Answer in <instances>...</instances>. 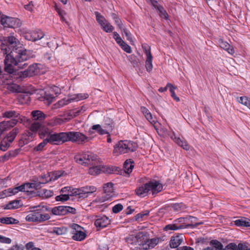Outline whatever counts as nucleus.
<instances>
[{"label": "nucleus", "mask_w": 250, "mask_h": 250, "mask_svg": "<svg viewBox=\"0 0 250 250\" xmlns=\"http://www.w3.org/2000/svg\"><path fill=\"white\" fill-rule=\"evenodd\" d=\"M33 210L26 217V220L29 222H42L50 218V215L45 212H50L53 215H65L68 213L75 214L76 209L69 206H60L50 208L43 203L33 207Z\"/></svg>", "instance_id": "f257e3e1"}, {"label": "nucleus", "mask_w": 250, "mask_h": 250, "mask_svg": "<svg viewBox=\"0 0 250 250\" xmlns=\"http://www.w3.org/2000/svg\"><path fill=\"white\" fill-rule=\"evenodd\" d=\"M16 37L13 36L3 38L0 45L1 49L3 54L6 55L4 60V71L10 74H14L16 70L14 66L16 65V58L14 57L13 52L16 50Z\"/></svg>", "instance_id": "f03ea898"}, {"label": "nucleus", "mask_w": 250, "mask_h": 250, "mask_svg": "<svg viewBox=\"0 0 250 250\" xmlns=\"http://www.w3.org/2000/svg\"><path fill=\"white\" fill-rule=\"evenodd\" d=\"M39 134L41 139L45 138L46 142L53 145H58L67 142V132L56 133L45 128L40 129Z\"/></svg>", "instance_id": "7ed1b4c3"}, {"label": "nucleus", "mask_w": 250, "mask_h": 250, "mask_svg": "<svg viewBox=\"0 0 250 250\" xmlns=\"http://www.w3.org/2000/svg\"><path fill=\"white\" fill-rule=\"evenodd\" d=\"M138 147V145L131 141L124 140L119 141L114 146L113 154L119 155L135 151Z\"/></svg>", "instance_id": "20e7f679"}, {"label": "nucleus", "mask_w": 250, "mask_h": 250, "mask_svg": "<svg viewBox=\"0 0 250 250\" xmlns=\"http://www.w3.org/2000/svg\"><path fill=\"white\" fill-rule=\"evenodd\" d=\"M51 180L48 176L44 175L40 177L37 181L31 183H25L20 186L17 187V193L19 191L26 192H32V189H38L41 188V185L45 184Z\"/></svg>", "instance_id": "39448f33"}, {"label": "nucleus", "mask_w": 250, "mask_h": 250, "mask_svg": "<svg viewBox=\"0 0 250 250\" xmlns=\"http://www.w3.org/2000/svg\"><path fill=\"white\" fill-rule=\"evenodd\" d=\"M203 224V223L202 222H200L194 225L187 224V223H186V218H185V217H180L174 220L172 223L166 225L164 229L165 231L169 230H177L193 228Z\"/></svg>", "instance_id": "423d86ee"}, {"label": "nucleus", "mask_w": 250, "mask_h": 250, "mask_svg": "<svg viewBox=\"0 0 250 250\" xmlns=\"http://www.w3.org/2000/svg\"><path fill=\"white\" fill-rule=\"evenodd\" d=\"M18 33L28 41L36 42L43 38L45 34L41 30L37 29L28 31L27 29L23 28L18 30Z\"/></svg>", "instance_id": "0eeeda50"}, {"label": "nucleus", "mask_w": 250, "mask_h": 250, "mask_svg": "<svg viewBox=\"0 0 250 250\" xmlns=\"http://www.w3.org/2000/svg\"><path fill=\"white\" fill-rule=\"evenodd\" d=\"M29 58V51L17 48V71L26 67L28 65L27 61Z\"/></svg>", "instance_id": "6e6552de"}, {"label": "nucleus", "mask_w": 250, "mask_h": 250, "mask_svg": "<svg viewBox=\"0 0 250 250\" xmlns=\"http://www.w3.org/2000/svg\"><path fill=\"white\" fill-rule=\"evenodd\" d=\"M74 159L78 164L90 166L93 165L94 162L96 160V156L89 152L84 153L81 155H76Z\"/></svg>", "instance_id": "1a4fd4ad"}, {"label": "nucleus", "mask_w": 250, "mask_h": 250, "mask_svg": "<svg viewBox=\"0 0 250 250\" xmlns=\"http://www.w3.org/2000/svg\"><path fill=\"white\" fill-rule=\"evenodd\" d=\"M18 123L22 124L26 126H29L30 130L34 133H36L40 129L42 125L41 122L37 121H34L31 123V121L29 120L19 114H17V123Z\"/></svg>", "instance_id": "9d476101"}, {"label": "nucleus", "mask_w": 250, "mask_h": 250, "mask_svg": "<svg viewBox=\"0 0 250 250\" xmlns=\"http://www.w3.org/2000/svg\"><path fill=\"white\" fill-rule=\"evenodd\" d=\"M88 141V138L82 133L75 131L67 132V142L70 141L83 144Z\"/></svg>", "instance_id": "9b49d317"}, {"label": "nucleus", "mask_w": 250, "mask_h": 250, "mask_svg": "<svg viewBox=\"0 0 250 250\" xmlns=\"http://www.w3.org/2000/svg\"><path fill=\"white\" fill-rule=\"evenodd\" d=\"M72 238L76 241H81L85 239L86 233L83 231V228L78 224H73L71 226Z\"/></svg>", "instance_id": "f8f14e48"}, {"label": "nucleus", "mask_w": 250, "mask_h": 250, "mask_svg": "<svg viewBox=\"0 0 250 250\" xmlns=\"http://www.w3.org/2000/svg\"><path fill=\"white\" fill-rule=\"evenodd\" d=\"M104 195L100 198L96 199L97 202L102 203L108 200L114 196L113 184L112 183H108L104 187Z\"/></svg>", "instance_id": "ddd939ff"}, {"label": "nucleus", "mask_w": 250, "mask_h": 250, "mask_svg": "<svg viewBox=\"0 0 250 250\" xmlns=\"http://www.w3.org/2000/svg\"><path fill=\"white\" fill-rule=\"evenodd\" d=\"M168 136L178 146L184 149L188 150L189 149V146L184 139H181L176 135L174 132L172 131L168 133Z\"/></svg>", "instance_id": "4468645a"}, {"label": "nucleus", "mask_w": 250, "mask_h": 250, "mask_svg": "<svg viewBox=\"0 0 250 250\" xmlns=\"http://www.w3.org/2000/svg\"><path fill=\"white\" fill-rule=\"evenodd\" d=\"M110 224V220L105 215L99 216L95 221V225L98 230H100L106 227Z\"/></svg>", "instance_id": "2eb2a0df"}, {"label": "nucleus", "mask_w": 250, "mask_h": 250, "mask_svg": "<svg viewBox=\"0 0 250 250\" xmlns=\"http://www.w3.org/2000/svg\"><path fill=\"white\" fill-rule=\"evenodd\" d=\"M20 89V86L17 84V101L21 104L27 103L30 99L29 93L22 92Z\"/></svg>", "instance_id": "dca6fc26"}, {"label": "nucleus", "mask_w": 250, "mask_h": 250, "mask_svg": "<svg viewBox=\"0 0 250 250\" xmlns=\"http://www.w3.org/2000/svg\"><path fill=\"white\" fill-rule=\"evenodd\" d=\"M149 191H151L153 194H157L163 190V185L158 181L152 180L147 182Z\"/></svg>", "instance_id": "f3484780"}, {"label": "nucleus", "mask_w": 250, "mask_h": 250, "mask_svg": "<svg viewBox=\"0 0 250 250\" xmlns=\"http://www.w3.org/2000/svg\"><path fill=\"white\" fill-rule=\"evenodd\" d=\"M0 22L5 27L13 28L16 23V20L3 15L0 18Z\"/></svg>", "instance_id": "a211bd4d"}, {"label": "nucleus", "mask_w": 250, "mask_h": 250, "mask_svg": "<svg viewBox=\"0 0 250 250\" xmlns=\"http://www.w3.org/2000/svg\"><path fill=\"white\" fill-rule=\"evenodd\" d=\"M184 237V236L182 234L172 236L169 243L170 247L171 248H177L183 242Z\"/></svg>", "instance_id": "6ab92c4d"}, {"label": "nucleus", "mask_w": 250, "mask_h": 250, "mask_svg": "<svg viewBox=\"0 0 250 250\" xmlns=\"http://www.w3.org/2000/svg\"><path fill=\"white\" fill-rule=\"evenodd\" d=\"M145 53L146 56V67L147 71L150 72L152 70V56L151 54L150 48L149 47L148 49H145Z\"/></svg>", "instance_id": "aec40b11"}, {"label": "nucleus", "mask_w": 250, "mask_h": 250, "mask_svg": "<svg viewBox=\"0 0 250 250\" xmlns=\"http://www.w3.org/2000/svg\"><path fill=\"white\" fill-rule=\"evenodd\" d=\"M148 186L147 183H146L137 188L135 190L136 194L141 197H145L149 191Z\"/></svg>", "instance_id": "412c9836"}, {"label": "nucleus", "mask_w": 250, "mask_h": 250, "mask_svg": "<svg viewBox=\"0 0 250 250\" xmlns=\"http://www.w3.org/2000/svg\"><path fill=\"white\" fill-rule=\"evenodd\" d=\"M42 67L40 63H34L30 65L27 69L31 77L36 75L40 73V70Z\"/></svg>", "instance_id": "4be33fe9"}, {"label": "nucleus", "mask_w": 250, "mask_h": 250, "mask_svg": "<svg viewBox=\"0 0 250 250\" xmlns=\"http://www.w3.org/2000/svg\"><path fill=\"white\" fill-rule=\"evenodd\" d=\"M31 115L33 120L41 123L45 118V115L40 110H33L31 112Z\"/></svg>", "instance_id": "5701e85b"}, {"label": "nucleus", "mask_w": 250, "mask_h": 250, "mask_svg": "<svg viewBox=\"0 0 250 250\" xmlns=\"http://www.w3.org/2000/svg\"><path fill=\"white\" fill-rule=\"evenodd\" d=\"M67 232V229L64 226L55 227L51 228L50 233L55 234L57 235H62L66 234Z\"/></svg>", "instance_id": "b1692460"}, {"label": "nucleus", "mask_w": 250, "mask_h": 250, "mask_svg": "<svg viewBox=\"0 0 250 250\" xmlns=\"http://www.w3.org/2000/svg\"><path fill=\"white\" fill-rule=\"evenodd\" d=\"M91 130H95L99 134L101 135L106 134L108 133V131L104 128H103L100 125H95L91 126L89 129V133L92 134L93 132Z\"/></svg>", "instance_id": "393cba45"}, {"label": "nucleus", "mask_w": 250, "mask_h": 250, "mask_svg": "<svg viewBox=\"0 0 250 250\" xmlns=\"http://www.w3.org/2000/svg\"><path fill=\"white\" fill-rule=\"evenodd\" d=\"M134 161L132 159L126 160L124 164V168L125 173H130L134 167Z\"/></svg>", "instance_id": "a878e982"}, {"label": "nucleus", "mask_w": 250, "mask_h": 250, "mask_svg": "<svg viewBox=\"0 0 250 250\" xmlns=\"http://www.w3.org/2000/svg\"><path fill=\"white\" fill-rule=\"evenodd\" d=\"M235 225L240 227H250V220L242 218L236 220L234 221Z\"/></svg>", "instance_id": "bb28decb"}, {"label": "nucleus", "mask_w": 250, "mask_h": 250, "mask_svg": "<svg viewBox=\"0 0 250 250\" xmlns=\"http://www.w3.org/2000/svg\"><path fill=\"white\" fill-rule=\"evenodd\" d=\"M219 43L221 48L228 51L230 54H233L234 53V50L233 48H230V45L226 41H224L222 39L219 40Z\"/></svg>", "instance_id": "cd10ccee"}, {"label": "nucleus", "mask_w": 250, "mask_h": 250, "mask_svg": "<svg viewBox=\"0 0 250 250\" xmlns=\"http://www.w3.org/2000/svg\"><path fill=\"white\" fill-rule=\"evenodd\" d=\"M83 188H74L73 190V192H72L71 194L73 196H77L78 198L83 199L88 197V195L86 193H85L84 192H82V190Z\"/></svg>", "instance_id": "c85d7f7f"}, {"label": "nucleus", "mask_w": 250, "mask_h": 250, "mask_svg": "<svg viewBox=\"0 0 250 250\" xmlns=\"http://www.w3.org/2000/svg\"><path fill=\"white\" fill-rule=\"evenodd\" d=\"M104 167L101 165L93 166L90 167L88 170V173L92 175H96L99 174L102 171H104Z\"/></svg>", "instance_id": "c756f323"}, {"label": "nucleus", "mask_w": 250, "mask_h": 250, "mask_svg": "<svg viewBox=\"0 0 250 250\" xmlns=\"http://www.w3.org/2000/svg\"><path fill=\"white\" fill-rule=\"evenodd\" d=\"M209 245L212 246L211 248L215 250H224L223 244L217 240H212L209 242Z\"/></svg>", "instance_id": "7c9ffc66"}, {"label": "nucleus", "mask_w": 250, "mask_h": 250, "mask_svg": "<svg viewBox=\"0 0 250 250\" xmlns=\"http://www.w3.org/2000/svg\"><path fill=\"white\" fill-rule=\"evenodd\" d=\"M88 97V95L87 93H79L71 96L70 99L71 101H80L85 99Z\"/></svg>", "instance_id": "2f4dec72"}, {"label": "nucleus", "mask_w": 250, "mask_h": 250, "mask_svg": "<svg viewBox=\"0 0 250 250\" xmlns=\"http://www.w3.org/2000/svg\"><path fill=\"white\" fill-rule=\"evenodd\" d=\"M31 77L27 70L17 72V81H22L23 79Z\"/></svg>", "instance_id": "473e14b6"}, {"label": "nucleus", "mask_w": 250, "mask_h": 250, "mask_svg": "<svg viewBox=\"0 0 250 250\" xmlns=\"http://www.w3.org/2000/svg\"><path fill=\"white\" fill-rule=\"evenodd\" d=\"M95 15L96 16V21L101 26L103 25L107 21L105 18L102 16L99 12L95 11Z\"/></svg>", "instance_id": "72a5a7b5"}, {"label": "nucleus", "mask_w": 250, "mask_h": 250, "mask_svg": "<svg viewBox=\"0 0 250 250\" xmlns=\"http://www.w3.org/2000/svg\"><path fill=\"white\" fill-rule=\"evenodd\" d=\"M0 222L4 224H16V219L12 217H1L0 218Z\"/></svg>", "instance_id": "f704fd0d"}, {"label": "nucleus", "mask_w": 250, "mask_h": 250, "mask_svg": "<svg viewBox=\"0 0 250 250\" xmlns=\"http://www.w3.org/2000/svg\"><path fill=\"white\" fill-rule=\"evenodd\" d=\"M83 188V190H82V192H85V193H86L89 195V194H91L93 193L94 192L96 191V188H95L94 186H85L82 187Z\"/></svg>", "instance_id": "c9c22d12"}, {"label": "nucleus", "mask_w": 250, "mask_h": 250, "mask_svg": "<svg viewBox=\"0 0 250 250\" xmlns=\"http://www.w3.org/2000/svg\"><path fill=\"white\" fill-rule=\"evenodd\" d=\"M173 210L176 211H180L186 208V205L182 203H175L172 205Z\"/></svg>", "instance_id": "e433bc0d"}, {"label": "nucleus", "mask_w": 250, "mask_h": 250, "mask_svg": "<svg viewBox=\"0 0 250 250\" xmlns=\"http://www.w3.org/2000/svg\"><path fill=\"white\" fill-rule=\"evenodd\" d=\"M104 31L107 33L112 32L114 27L110 24L107 21L105 22L103 25L101 26Z\"/></svg>", "instance_id": "4c0bfd02"}, {"label": "nucleus", "mask_w": 250, "mask_h": 250, "mask_svg": "<svg viewBox=\"0 0 250 250\" xmlns=\"http://www.w3.org/2000/svg\"><path fill=\"white\" fill-rule=\"evenodd\" d=\"M113 122L109 118H106L104 120L103 127L106 130H110L112 128Z\"/></svg>", "instance_id": "58836bf2"}, {"label": "nucleus", "mask_w": 250, "mask_h": 250, "mask_svg": "<svg viewBox=\"0 0 250 250\" xmlns=\"http://www.w3.org/2000/svg\"><path fill=\"white\" fill-rule=\"evenodd\" d=\"M43 141L41 143H40L38 146L34 147V150L36 151H41L43 150L44 147L47 145L48 143L46 142V139L45 138L42 139Z\"/></svg>", "instance_id": "ea45409f"}, {"label": "nucleus", "mask_w": 250, "mask_h": 250, "mask_svg": "<svg viewBox=\"0 0 250 250\" xmlns=\"http://www.w3.org/2000/svg\"><path fill=\"white\" fill-rule=\"evenodd\" d=\"M16 137V129L14 128L12 132H10L7 136V137L4 138V139L6 140H7V142L10 144L12 143Z\"/></svg>", "instance_id": "a19ab883"}, {"label": "nucleus", "mask_w": 250, "mask_h": 250, "mask_svg": "<svg viewBox=\"0 0 250 250\" xmlns=\"http://www.w3.org/2000/svg\"><path fill=\"white\" fill-rule=\"evenodd\" d=\"M149 213V210H145L144 211L141 212L135 215V219L136 221L142 220L144 217L148 215Z\"/></svg>", "instance_id": "79ce46f5"}, {"label": "nucleus", "mask_w": 250, "mask_h": 250, "mask_svg": "<svg viewBox=\"0 0 250 250\" xmlns=\"http://www.w3.org/2000/svg\"><path fill=\"white\" fill-rule=\"evenodd\" d=\"M74 188H72L71 187H65L62 188L60 192L62 194H68L69 195L71 196H73L72 195H71V193L73 192V190Z\"/></svg>", "instance_id": "37998d69"}, {"label": "nucleus", "mask_w": 250, "mask_h": 250, "mask_svg": "<svg viewBox=\"0 0 250 250\" xmlns=\"http://www.w3.org/2000/svg\"><path fill=\"white\" fill-rule=\"evenodd\" d=\"M69 194H61L60 195L57 196L55 198L57 201L64 202L67 201L69 199Z\"/></svg>", "instance_id": "c03bdc74"}, {"label": "nucleus", "mask_w": 250, "mask_h": 250, "mask_svg": "<svg viewBox=\"0 0 250 250\" xmlns=\"http://www.w3.org/2000/svg\"><path fill=\"white\" fill-rule=\"evenodd\" d=\"M2 156L4 159L5 162L10 158H14L16 156V150L8 151Z\"/></svg>", "instance_id": "a18cd8bd"}, {"label": "nucleus", "mask_w": 250, "mask_h": 250, "mask_svg": "<svg viewBox=\"0 0 250 250\" xmlns=\"http://www.w3.org/2000/svg\"><path fill=\"white\" fill-rule=\"evenodd\" d=\"M9 146L10 144L7 142V140L3 139L0 144V149L3 151H5L8 149Z\"/></svg>", "instance_id": "49530a36"}, {"label": "nucleus", "mask_w": 250, "mask_h": 250, "mask_svg": "<svg viewBox=\"0 0 250 250\" xmlns=\"http://www.w3.org/2000/svg\"><path fill=\"white\" fill-rule=\"evenodd\" d=\"M122 33H124L126 37L127 40L131 42L133 41L132 38V34L125 27H124L122 29H121Z\"/></svg>", "instance_id": "de8ad7c7"}, {"label": "nucleus", "mask_w": 250, "mask_h": 250, "mask_svg": "<svg viewBox=\"0 0 250 250\" xmlns=\"http://www.w3.org/2000/svg\"><path fill=\"white\" fill-rule=\"evenodd\" d=\"M119 45L124 51L127 53H131L132 50L130 46L126 43L124 41L123 42V43L120 44Z\"/></svg>", "instance_id": "09e8293b"}, {"label": "nucleus", "mask_w": 250, "mask_h": 250, "mask_svg": "<svg viewBox=\"0 0 250 250\" xmlns=\"http://www.w3.org/2000/svg\"><path fill=\"white\" fill-rule=\"evenodd\" d=\"M158 11L159 12V15L161 18L166 20L168 18V15L166 11L164 9V8L162 6L159 7Z\"/></svg>", "instance_id": "8fccbe9b"}, {"label": "nucleus", "mask_w": 250, "mask_h": 250, "mask_svg": "<svg viewBox=\"0 0 250 250\" xmlns=\"http://www.w3.org/2000/svg\"><path fill=\"white\" fill-rule=\"evenodd\" d=\"M176 88V87L172 84L169 88V91L171 93V97L173 98V99L177 102H179L180 101V99L176 96L174 92V89H175Z\"/></svg>", "instance_id": "3c124183"}, {"label": "nucleus", "mask_w": 250, "mask_h": 250, "mask_svg": "<svg viewBox=\"0 0 250 250\" xmlns=\"http://www.w3.org/2000/svg\"><path fill=\"white\" fill-rule=\"evenodd\" d=\"M123 209V206L121 204H117L112 207V212L118 213Z\"/></svg>", "instance_id": "603ef678"}, {"label": "nucleus", "mask_w": 250, "mask_h": 250, "mask_svg": "<svg viewBox=\"0 0 250 250\" xmlns=\"http://www.w3.org/2000/svg\"><path fill=\"white\" fill-rule=\"evenodd\" d=\"M237 245L234 243H230L228 244L224 249V250H237Z\"/></svg>", "instance_id": "864d4df0"}, {"label": "nucleus", "mask_w": 250, "mask_h": 250, "mask_svg": "<svg viewBox=\"0 0 250 250\" xmlns=\"http://www.w3.org/2000/svg\"><path fill=\"white\" fill-rule=\"evenodd\" d=\"M158 242L159 240L156 238L151 239L148 241L147 245L148 248L150 249L154 248L158 244Z\"/></svg>", "instance_id": "5fc2aeb1"}, {"label": "nucleus", "mask_w": 250, "mask_h": 250, "mask_svg": "<svg viewBox=\"0 0 250 250\" xmlns=\"http://www.w3.org/2000/svg\"><path fill=\"white\" fill-rule=\"evenodd\" d=\"M113 38L119 45L121 43H123L124 41L117 32H113Z\"/></svg>", "instance_id": "6e6d98bb"}, {"label": "nucleus", "mask_w": 250, "mask_h": 250, "mask_svg": "<svg viewBox=\"0 0 250 250\" xmlns=\"http://www.w3.org/2000/svg\"><path fill=\"white\" fill-rule=\"evenodd\" d=\"M42 191L43 192V195L46 198H49L53 195V192L52 190L43 189Z\"/></svg>", "instance_id": "4d7b16f0"}, {"label": "nucleus", "mask_w": 250, "mask_h": 250, "mask_svg": "<svg viewBox=\"0 0 250 250\" xmlns=\"http://www.w3.org/2000/svg\"><path fill=\"white\" fill-rule=\"evenodd\" d=\"M11 240L9 238L6 237L5 236L0 235V242L5 244H10L11 243Z\"/></svg>", "instance_id": "13d9d810"}, {"label": "nucleus", "mask_w": 250, "mask_h": 250, "mask_svg": "<svg viewBox=\"0 0 250 250\" xmlns=\"http://www.w3.org/2000/svg\"><path fill=\"white\" fill-rule=\"evenodd\" d=\"M248 244L246 243H239L237 246V250H248L250 248H248L247 246Z\"/></svg>", "instance_id": "bf43d9fd"}, {"label": "nucleus", "mask_w": 250, "mask_h": 250, "mask_svg": "<svg viewBox=\"0 0 250 250\" xmlns=\"http://www.w3.org/2000/svg\"><path fill=\"white\" fill-rule=\"evenodd\" d=\"M129 61L134 67H138L139 66V61L135 57H131Z\"/></svg>", "instance_id": "052dcab7"}, {"label": "nucleus", "mask_w": 250, "mask_h": 250, "mask_svg": "<svg viewBox=\"0 0 250 250\" xmlns=\"http://www.w3.org/2000/svg\"><path fill=\"white\" fill-rule=\"evenodd\" d=\"M185 218H186V223L188 221H189L191 222L190 224L194 225L196 223H195V221L197 220V218L196 217L192 216H188L187 217H185Z\"/></svg>", "instance_id": "680f3d73"}, {"label": "nucleus", "mask_w": 250, "mask_h": 250, "mask_svg": "<svg viewBox=\"0 0 250 250\" xmlns=\"http://www.w3.org/2000/svg\"><path fill=\"white\" fill-rule=\"evenodd\" d=\"M54 8L55 10L57 12L58 14L61 16L62 17L64 14V11L60 6H59L56 3L55 4Z\"/></svg>", "instance_id": "e2e57ef3"}, {"label": "nucleus", "mask_w": 250, "mask_h": 250, "mask_svg": "<svg viewBox=\"0 0 250 250\" xmlns=\"http://www.w3.org/2000/svg\"><path fill=\"white\" fill-rule=\"evenodd\" d=\"M146 0L148 2H150L152 6L154 8H155V9H156L157 10L159 9V7L162 6L158 4L157 1L156 0Z\"/></svg>", "instance_id": "0e129e2a"}, {"label": "nucleus", "mask_w": 250, "mask_h": 250, "mask_svg": "<svg viewBox=\"0 0 250 250\" xmlns=\"http://www.w3.org/2000/svg\"><path fill=\"white\" fill-rule=\"evenodd\" d=\"M248 98V97L246 96H242L240 97H237V101L245 105L246 104V102H247V99Z\"/></svg>", "instance_id": "69168bd1"}, {"label": "nucleus", "mask_w": 250, "mask_h": 250, "mask_svg": "<svg viewBox=\"0 0 250 250\" xmlns=\"http://www.w3.org/2000/svg\"><path fill=\"white\" fill-rule=\"evenodd\" d=\"M71 100L70 98L69 99H68L66 100H62V101H60L59 102H58V104L59 105V106H63L65 105H66L69 103H70L71 102Z\"/></svg>", "instance_id": "338daca9"}, {"label": "nucleus", "mask_w": 250, "mask_h": 250, "mask_svg": "<svg viewBox=\"0 0 250 250\" xmlns=\"http://www.w3.org/2000/svg\"><path fill=\"white\" fill-rule=\"evenodd\" d=\"M146 120L150 122L151 124H153L155 123V120L153 119L152 114L150 112H149L145 116Z\"/></svg>", "instance_id": "774afa93"}]
</instances>
